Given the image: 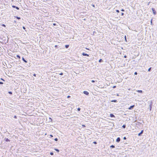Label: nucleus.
Listing matches in <instances>:
<instances>
[{
	"label": "nucleus",
	"mask_w": 157,
	"mask_h": 157,
	"mask_svg": "<svg viewBox=\"0 0 157 157\" xmlns=\"http://www.w3.org/2000/svg\"><path fill=\"white\" fill-rule=\"evenodd\" d=\"M116 87V86H114L113 87V88H115Z\"/></svg>",
	"instance_id": "38"
},
{
	"label": "nucleus",
	"mask_w": 157,
	"mask_h": 157,
	"mask_svg": "<svg viewBox=\"0 0 157 157\" xmlns=\"http://www.w3.org/2000/svg\"><path fill=\"white\" fill-rule=\"evenodd\" d=\"M91 82H95V81H94V80H92L91 81Z\"/></svg>",
	"instance_id": "32"
},
{
	"label": "nucleus",
	"mask_w": 157,
	"mask_h": 157,
	"mask_svg": "<svg viewBox=\"0 0 157 157\" xmlns=\"http://www.w3.org/2000/svg\"><path fill=\"white\" fill-rule=\"evenodd\" d=\"M134 74L135 75H136L137 74V73L136 72H135V73H134Z\"/></svg>",
	"instance_id": "28"
},
{
	"label": "nucleus",
	"mask_w": 157,
	"mask_h": 157,
	"mask_svg": "<svg viewBox=\"0 0 157 157\" xmlns=\"http://www.w3.org/2000/svg\"><path fill=\"white\" fill-rule=\"evenodd\" d=\"M86 49H87V50H89V49H88V48H86Z\"/></svg>",
	"instance_id": "48"
},
{
	"label": "nucleus",
	"mask_w": 157,
	"mask_h": 157,
	"mask_svg": "<svg viewBox=\"0 0 157 157\" xmlns=\"http://www.w3.org/2000/svg\"><path fill=\"white\" fill-rule=\"evenodd\" d=\"M59 75H63V73H60V74H59Z\"/></svg>",
	"instance_id": "29"
},
{
	"label": "nucleus",
	"mask_w": 157,
	"mask_h": 157,
	"mask_svg": "<svg viewBox=\"0 0 157 157\" xmlns=\"http://www.w3.org/2000/svg\"><path fill=\"white\" fill-rule=\"evenodd\" d=\"M152 19H151V24H152Z\"/></svg>",
	"instance_id": "45"
},
{
	"label": "nucleus",
	"mask_w": 157,
	"mask_h": 157,
	"mask_svg": "<svg viewBox=\"0 0 157 157\" xmlns=\"http://www.w3.org/2000/svg\"><path fill=\"white\" fill-rule=\"evenodd\" d=\"M22 60L25 63H27V61L25 59L23 58L22 57Z\"/></svg>",
	"instance_id": "12"
},
{
	"label": "nucleus",
	"mask_w": 157,
	"mask_h": 157,
	"mask_svg": "<svg viewBox=\"0 0 157 157\" xmlns=\"http://www.w3.org/2000/svg\"><path fill=\"white\" fill-rule=\"evenodd\" d=\"M125 39H126V36H125Z\"/></svg>",
	"instance_id": "50"
},
{
	"label": "nucleus",
	"mask_w": 157,
	"mask_h": 157,
	"mask_svg": "<svg viewBox=\"0 0 157 157\" xmlns=\"http://www.w3.org/2000/svg\"><path fill=\"white\" fill-rule=\"evenodd\" d=\"M56 25V24H55V23H54V24H53V25Z\"/></svg>",
	"instance_id": "46"
},
{
	"label": "nucleus",
	"mask_w": 157,
	"mask_h": 157,
	"mask_svg": "<svg viewBox=\"0 0 157 157\" xmlns=\"http://www.w3.org/2000/svg\"><path fill=\"white\" fill-rule=\"evenodd\" d=\"M57 47H58V45H55V48H57Z\"/></svg>",
	"instance_id": "40"
},
{
	"label": "nucleus",
	"mask_w": 157,
	"mask_h": 157,
	"mask_svg": "<svg viewBox=\"0 0 157 157\" xmlns=\"http://www.w3.org/2000/svg\"><path fill=\"white\" fill-rule=\"evenodd\" d=\"M3 84V82H0V84Z\"/></svg>",
	"instance_id": "30"
},
{
	"label": "nucleus",
	"mask_w": 157,
	"mask_h": 157,
	"mask_svg": "<svg viewBox=\"0 0 157 157\" xmlns=\"http://www.w3.org/2000/svg\"><path fill=\"white\" fill-rule=\"evenodd\" d=\"M121 10V11H124V9H122Z\"/></svg>",
	"instance_id": "33"
},
{
	"label": "nucleus",
	"mask_w": 157,
	"mask_h": 157,
	"mask_svg": "<svg viewBox=\"0 0 157 157\" xmlns=\"http://www.w3.org/2000/svg\"><path fill=\"white\" fill-rule=\"evenodd\" d=\"M83 93L86 95H88L89 94V92L86 91H84Z\"/></svg>",
	"instance_id": "5"
},
{
	"label": "nucleus",
	"mask_w": 157,
	"mask_h": 157,
	"mask_svg": "<svg viewBox=\"0 0 157 157\" xmlns=\"http://www.w3.org/2000/svg\"><path fill=\"white\" fill-rule=\"evenodd\" d=\"M55 141H57L58 140V139L57 138H56L54 139Z\"/></svg>",
	"instance_id": "23"
},
{
	"label": "nucleus",
	"mask_w": 157,
	"mask_h": 157,
	"mask_svg": "<svg viewBox=\"0 0 157 157\" xmlns=\"http://www.w3.org/2000/svg\"><path fill=\"white\" fill-rule=\"evenodd\" d=\"M33 76H36V74H34L33 75Z\"/></svg>",
	"instance_id": "39"
},
{
	"label": "nucleus",
	"mask_w": 157,
	"mask_h": 157,
	"mask_svg": "<svg viewBox=\"0 0 157 157\" xmlns=\"http://www.w3.org/2000/svg\"><path fill=\"white\" fill-rule=\"evenodd\" d=\"M123 139H124V140H126V138L125 137H124V138H123Z\"/></svg>",
	"instance_id": "36"
},
{
	"label": "nucleus",
	"mask_w": 157,
	"mask_h": 157,
	"mask_svg": "<svg viewBox=\"0 0 157 157\" xmlns=\"http://www.w3.org/2000/svg\"><path fill=\"white\" fill-rule=\"evenodd\" d=\"M93 7H94V5H93Z\"/></svg>",
	"instance_id": "49"
},
{
	"label": "nucleus",
	"mask_w": 157,
	"mask_h": 157,
	"mask_svg": "<svg viewBox=\"0 0 157 157\" xmlns=\"http://www.w3.org/2000/svg\"><path fill=\"white\" fill-rule=\"evenodd\" d=\"M22 28H23V29H25V27H24V26H23Z\"/></svg>",
	"instance_id": "37"
},
{
	"label": "nucleus",
	"mask_w": 157,
	"mask_h": 157,
	"mask_svg": "<svg viewBox=\"0 0 157 157\" xmlns=\"http://www.w3.org/2000/svg\"><path fill=\"white\" fill-rule=\"evenodd\" d=\"M116 11L117 13H119L120 12L119 10H116Z\"/></svg>",
	"instance_id": "26"
},
{
	"label": "nucleus",
	"mask_w": 157,
	"mask_h": 157,
	"mask_svg": "<svg viewBox=\"0 0 157 157\" xmlns=\"http://www.w3.org/2000/svg\"><path fill=\"white\" fill-rule=\"evenodd\" d=\"M16 56H17V57L19 59H20V56L19 55H17Z\"/></svg>",
	"instance_id": "20"
},
{
	"label": "nucleus",
	"mask_w": 157,
	"mask_h": 157,
	"mask_svg": "<svg viewBox=\"0 0 157 157\" xmlns=\"http://www.w3.org/2000/svg\"><path fill=\"white\" fill-rule=\"evenodd\" d=\"M110 147L112 148H114L115 147V146L113 145H111Z\"/></svg>",
	"instance_id": "18"
},
{
	"label": "nucleus",
	"mask_w": 157,
	"mask_h": 157,
	"mask_svg": "<svg viewBox=\"0 0 157 157\" xmlns=\"http://www.w3.org/2000/svg\"><path fill=\"white\" fill-rule=\"evenodd\" d=\"M8 93L9 94H12V92L11 91H9Z\"/></svg>",
	"instance_id": "22"
},
{
	"label": "nucleus",
	"mask_w": 157,
	"mask_h": 157,
	"mask_svg": "<svg viewBox=\"0 0 157 157\" xmlns=\"http://www.w3.org/2000/svg\"><path fill=\"white\" fill-rule=\"evenodd\" d=\"M143 131H144L143 130H141V132L138 134V136H140L142 134V133H143Z\"/></svg>",
	"instance_id": "8"
},
{
	"label": "nucleus",
	"mask_w": 157,
	"mask_h": 157,
	"mask_svg": "<svg viewBox=\"0 0 157 157\" xmlns=\"http://www.w3.org/2000/svg\"><path fill=\"white\" fill-rule=\"evenodd\" d=\"M12 7L13 8H15L17 10H19V8L18 7L16 6H15L13 5L12 6Z\"/></svg>",
	"instance_id": "6"
},
{
	"label": "nucleus",
	"mask_w": 157,
	"mask_h": 157,
	"mask_svg": "<svg viewBox=\"0 0 157 157\" xmlns=\"http://www.w3.org/2000/svg\"><path fill=\"white\" fill-rule=\"evenodd\" d=\"M150 3V2H149L147 4V5H149V3Z\"/></svg>",
	"instance_id": "44"
},
{
	"label": "nucleus",
	"mask_w": 157,
	"mask_h": 157,
	"mask_svg": "<svg viewBox=\"0 0 157 157\" xmlns=\"http://www.w3.org/2000/svg\"><path fill=\"white\" fill-rule=\"evenodd\" d=\"M103 60H102L101 59H100L99 60V63L101 62H103Z\"/></svg>",
	"instance_id": "15"
},
{
	"label": "nucleus",
	"mask_w": 157,
	"mask_h": 157,
	"mask_svg": "<svg viewBox=\"0 0 157 157\" xmlns=\"http://www.w3.org/2000/svg\"><path fill=\"white\" fill-rule=\"evenodd\" d=\"M126 57H127V56L126 55H125L124 56V57L125 58H126Z\"/></svg>",
	"instance_id": "43"
},
{
	"label": "nucleus",
	"mask_w": 157,
	"mask_h": 157,
	"mask_svg": "<svg viewBox=\"0 0 157 157\" xmlns=\"http://www.w3.org/2000/svg\"><path fill=\"white\" fill-rule=\"evenodd\" d=\"M152 105V101H151V102H150V104L149 105V108H150V111H151V110Z\"/></svg>",
	"instance_id": "1"
},
{
	"label": "nucleus",
	"mask_w": 157,
	"mask_h": 157,
	"mask_svg": "<svg viewBox=\"0 0 157 157\" xmlns=\"http://www.w3.org/2000/svg\"><path fill=\"white\" fill-rule=\"evenodd\" d=\"M1 79L2 80H3V81H5V80L3 79V78H1Z\"/></svg>",
	"instance_id": "42"
},
{
	"label": "nucleus",
	"mask_w": 157,
	"mask_h": 157,
	"mask_svg": "<svg viewBox=\"0 0 157 157\" xmlns=\"http://www.w3.org/2000/svg\"><path fill=\"white\" fill-rule=\"evenodd\" d=\"M93 143H94V144H97V142H95V141Z\"/></svg>",
	"instance_id": "41"
},
{
	"label": "nucleus",
	"mask_w": 157,
	"mask_h": 157,
	"mask_svg": "<svg viewBox=\"0 0 157 157\" xmlns=\"http://www.w3.org/2000/svg\"><path fill=\"white\" fill-rule=\"evenodd\" d=\"M117 102V101L116 100H113L111 101V102Z\"/></svg>",
	"instance_id": "11"
},
{
	"label": "nucleus",
	"mask_w": 157,
	"mask_h": 157,
	"mask_svg": "<svg viewBox=\"0 0 157 157\" xmlns=\"http://www.w3.org/2000/svg\"><path fill=\"white\" fill-rule=\"evenodd\" d=\"M82 55L83 56H87V57H89V55L88 54H87L86 53H85L84 52H83L82 54Z\"/></svg>",
	"instance_id": "3"
},
{
	"label": "nucleus",
	"mask_w": 157,
	"mask_h": 157,
	"mask_svg": "<svg viewBox=\"0 0 157 157\" xmlns=\"http://www.w3.org/2000/svg\"><path fill=\"white\" fill-rule=\"evenodd\" d=\"M5 141H6V142H10V140H9L8 138H5Z\"/></svg>",
	"instance_id": "9"
},
{
	"label": "nucleus",
	"mask_w": 157,
	"mask_h": 157,
	"mask_svg": "<svg viewBox=\"0 0 157 157\" xmlns=\"http://www.w3.org/2000/svg\"><path fill=\"white\" fill-rule=\"evenodd\" d=\"M81 110V109L80 108H78L77 109V110L78 111H80Z\"/></svg>",
	"instance_id": "25"
},
{
	"label": "nucleus",
	"mask_w": 157,
	"mask_h": 157,
	"mask_svg": "<svg viewBox=\"0 0 157 157\" xmlns=\"http://www.w3.org/2000/svg\"><path fill=\"white\" fill-rule=\"evenodd\" d=\"M124 13H121V16H123V15H124Z\"/></svg>",
	"instance_id": "31"
},
{
	"label": "nucleus",
	"mask_w": 157,
	"mask_h": 157,
	"mask_svg": "<svg viewBox=\"0 0 157 157\" xmlns=\"http://www.w3.org/2000/svg\"><path fill=\"white\" fill-rule=\"evenodd\" d=\"M2 26H3V27H5L6 26V25L5 24H2Z\"/></svg>",
	"instance_id": "27"
},
{
	"label": "nucleus",
	"mask_w": 157,
	"mask_h": 157,
	"mask_svg": "<svg viewBox=\"0 0 157 157\" xmlns=\"http://www.w3.org/2000/svg\"><path fill=\"white\" fill-rule=\"evenodd\" d=\"M151 67H150V68H149L148 69V71H151Z\"/></svg>",
	"instance_id": "21"
},
{
	"label": "nucleus",
	"mask_w": 157,
	"mask_h": 157,
	"mask_svg": "<svg viewBox=\"0 0 157 157\" xmlns=\"http://www.w3.org/2000/svg\"><path fill=\"white\" fill-rule=\"evenodd\" d=\"M69 47V45H65V47L66 48H67Z\"/></svg>",
	"instance_id": "14"
},
{
	"label": "nucleus",
	"mask_w": 157,
	"mask_h": 157,
	"mask_svg": "<svg viewBox=\"0 0 157 157\" xmlns=\"http://www.w3.org/2000/svg\"><path fill=\"white\" fill-rule=\"evenodd\" d=\"M50 119H51V120H52V119L51 118H50Z\"/></svg>",
	"instance_id": "51"
},
{
	"label": "nucleus",
	"mask_w": 157,
	"mask_h": 157,
	"mask_svg": "<svg viewBox=\"0 0 157 157\" xmlns=\"http://www.w3.org/2000/svg\"><path fill=\"white\" fill-rule=\"evenodd\" d=\"M15 17H16V18H17V19L19 20V19H21V18L19 17H17V16H15Z\"/></svg>",
	"instance_id": "13"
},
{
	"label": "nucleus",
	"mask_w": 157,
	"mask_h": 157,
	"mask_svg": "<svg viewBox=\"0 0 157 157\" xmlns=\"http://www.w3.org/2000/svg\"><path fill=\"white\" fill-rule=\"evenodd\" d=\"M82 126H83V127L85 126L84 125H82Z\"/></svg>",
	"instance_id": "52"
},
{
	"label": "nucleus",
	"mask_w": 157,
	"mask_h": 157,
	"mask_svg": "<svg viewBox=\"0 0 157 157\" xmlns=\"http://www.w3.org/2000/svg\"><path fill=\"white\" fill-rule=\"evenodd\" d=\"M110 116L111 117H115V116L113 114H110Z\"/></svg>",
	"instance_id": "10"
},
{
	"label": "nucleus",
	"mask_w": 157,
	"mask_h": 157,
	"mask_svg": "<svg viewBox=\"0 0 157 157\" xmlns=\"http://www.w3.org/2000/svg\"><path fill=\"white\" fill-rule=\"evenodd\" d=\"M50 136L51 137H53V136H52V135H50Z\"/></svg>",
	"instance_id": "47"
},
{
	"label": "nucleus",
	"mask_w": 157,
	"mask_h": 157,
	"mask_svg": "<svg viewBox=\"0 0 157 157\" xmlns=\"http://www.w3.org/2000/svg\"><path fill=\"white\" fill-rule=\"evenodd\" d=\"M122 127L123 128H125V127H126V125H125V124H124L123 125V126H122Z\"/></svg>",
	"instance_id": "17"
},
{
	"label": "nucleus",
	"mask_w": 157,
	"mask_h": 157,
	"mask_svg": "<svg viewBox=\"0 0 157 157\" xmlns=\"http://www.w3.org/2000/svg\"><path fill=\"white\" fill-rule=\"evenodd\" d=\"M151 10L152 11L153 14H154V15H155L156 13V11L155 10V9L153 8H152Z\"/></svg>",
	"instance_id": "2"
},
{
	"label": "nucleus",
	"mask_w": 157,
	"mask_h": 157,
	"mask_svg": "<svg viewBox=\"0 0 157 157\" xmlns=\"http://www.w3.org/2000/svg\"><path fill=\"white\" fill-rule=\"evenodd\" d=\"M14 117L15 118H17V116H14Z\"/></svg>",
	"instance_id": "35"
},
{
	"label": "nucleus",
	"mask_w": 157,
	"mask_h": 157,
	"mask_svg": "<svg viewBox=\"0 0 157 157\" xmlns=\"http://www.w3.org/2000/svg\"><path fill=\"white\" fill-rule=\"evenodd\" d=\"M50 154L51 155H53V153L52 152H51L50 153Z\"/></svg>",
	"instance_id": "24"
},
{
	"label": "nucleus",
	"mask_w": 157,
	"mask_h": 157,
	"mask_svg": "<svg viewBox=\"0 0 157 157\" xmlns=\"http://www.w3.org/2000/svg\"><path fill=\"white\" fill-rule=\"evenodd\" d=\"M71 97V96L69 95H68L67 96V98H69L70 97Z\"/></svg>",
	"instance_id": "34"
},
{
	"label": "nucleus",
	"mask_w": 157,
	"mask_h": 157,
	"mask_svg": "<svg viewBox=\"0 0 157 157\" xmlns=\"http://www.w3.org/2000/svg\"><path fill=\"white\" fill-rule=\"evenodd\" d=\"M55 150L57 152H59V149H56V148H55Z\"/></svg>",
	"instance_id": "19"
},
{
	"label": "nucleus",
	"mask_w": 157,
	"mask_h": 157,
	"mask_svg": "<svg viewBox=\"0 0 157 157\" xmlns=\"http://www.w3.org/2000/svg\"><path fill=\"white\" fill-rule=\"evenodd\" d=\"M134 106H135V105H134L131 106H130V107H129L128 108V109L129 110H131L132 109V108H133L134 107Z\"/></svg>",
	"instance_id": "4"
},
{
	"label": "nucleus",
	"mask_w": 157,
	"mask_h": 157,
	"mask_svg": "<svg viewBox=\"0 0 157 157\" xmlns=\"http://www.w3.org/2000/svg\"><path fill=\"white\" fill-rule=\"evenodd\" d=\"M137 91L139 93H142V90H138Z\"/></svg>",
	"instance_id": "16"
},
{
	"label": "nucleus",
	"mask_w": 157,
	"mask_h": 157,
	"mask_svg": "<svg viewBox=\"0 0 157 157\" xmlns=\"http://www.w3.org/2000/svg\"><path fill=\"white\" fill-rule=\"evenodd\" d=\"M121 139L120 137H118L116 140V142H119L120 141Z\"/></svg>",
	"instance_id": "7"
}]
</instances>
